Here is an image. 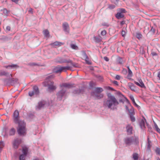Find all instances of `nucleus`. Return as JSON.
Wrapping results in <instances>:
<instances>
[{"mask_svg":"<svg viewBox=\"0 0 160 160\" xmlns=\"http://www.w3.org/2000/svg\"><path fill=\"white\" fill-rule=\"evenodd\" d=\"M46 102L44 101H42L38 103V105L36 107V109L37 110H40L41 108L43 107L45 104Z\"/></svg>","mask_w":160,"mask_h":160,"instance_id":"obj_13","label":"nucleus"},{"mask_svg":"<svg viewBox=\"0 0 160 160\" xmlns=\"http://www.w3.org/2000/svg\"><path fill=\"white\" fill-rule=\"evenodd\" d=\"M71 63V65H72L73 67H78V65L77 64L73 63L72 61L70 60H68L67 63Z\"/></svg>","mask_w":160,"mask_h":160,"instance_id":"obj_30","label":"nucleus"},{"mask_svg":"<svg viewBox=\"0 0 160 160\" xmlns=\"http://www.w3.org/2000/svg\"><path fill=\"white\" fill-rule=\"evenodd\" d=\"M18 124L17 128L18 134L21 136L24 135L26 134V124L23 121H21L18 123Z\"/></svg>","mask_w":160,"mask_h":160,"instance_id":"obj_4","label":"nucleus"},{"mask_svg":"<svg viewBox=\"0 0 160 160\" xmlns=\"http://www.w3.org/2000/svg\"><path fill=\"white\" fill-rule=\"evenodd\" d=\"M128 86L132 91H135V86L133 83H129L128 84Z\"/></svg>","mask_w":160,"mask_h":160,"instance_id":"obj_21","label":"nucleus"},{"mask_svg":"<svg viewBox=\"0 0 160 160\" xmlns=\"http://www.w3.org/2000/svg\"><path fill=\"white\" fill-rule=\"evenodd\" d=\"M34 160H39L38 159H36Z\"/></svg>","mask_w":160,"mask_h":160,"instance_id":"obj_64","label":"nucleus"},{"mask_svg":"<svg viewBox=\"0 0 160 160\" xmlns=\"http://www.w3.org/2000/svg\"><path fill=\"white\" fill-rule=\"evenodd\" d=\"M132 76V73L131 70H129L128 71V73L127 76V77L128 79H130Z\"/></svg>","mask_w":160,"mask_h":160,"instance_id":"obj_29","label":"nucleus"},{"mask_svg":"<svg viewBox=\"0 0 160 160\" xmlns=\"http://www.w3.org/2000/svg\"><path fill=\"white\" fill-rule=\"evenodd\" d=\"M121 95L123 97V98L119 99V102H122V103H124V101H125L124 99H125V100H126V101H127L128 102V100L127 99V98H126L125 97L122 95Z\"/></svg>","mask_w":160,"mask_h":160,"instance_id":"obj_28","label":"nucleus"},{"mask_svg":"<svg viewBox=\"0 0 160 160\" xmlns=\"http://www.w3.org/2000/svg\"><path fill=\"white\" fill-rule=\"evenodd\" d=\"M60 87L62 90L57 93V98L60 100H61L62 98L65 97L66 96V90L64 88H70L73 87V85L69 83H64L60 85Z\"/></svg>","mask_w":160,"mask_h":160,"instance_id":"obj_2","label":"nucleus"},{"mask_svg":"<svg viewBox=\"0 0 160 160\" xmlns=\"http://www.w3.org/2000/svg\"><path fill=\"white\" fill-rule=\"evenodd\" d=\"M140 126L142 129H143L145 128V121L143 119H142L139 123Z\"/></svg>","mask_w":160,"mask_h":160,"instance_id":"obj_20","label":"nucleus"},{"mask_svg":"<svg viewBox=\"0 0 160 160\" xmlns=\"http://www.w3.org/2000/svg\"><path fill=\"white\" fill-rule=\"evenodd\" d=\"M151 54L152 55V56H156L157 55V53L156 52H152L151 53Z\"/></svg>","mask_w":160,"mask_h":160,"instance_id":"obj_44","label":"nucleus"},{"mask_svg":"<svg viewBox=\"0 0 160 160\" xmlns=\"http://www.w3.org/2000/svg\"><path fill=\"white\" fill-rule=\"evenodd\" d=\"M3 11H4V13H5V12H6V13H7V9H4L3 10Z\"/></svg>","mask_w":160,"mask_h":160,"instance_id":"obj_58","label":"nucleus"},{"mask_svg":"<svg viewBox=\"0 0 160 160\" xmlns=\"http://www.w3.org/2000/svg\"><path fill=\"white\" fill-rule=\"evenodd\" d=\"M17 66V65H16L12 64V65H9L7 66H4V67L5 68H8V67H11L12 68H16Z\"/></svg>","mask_w":160,"mask_h":160,"instance_id":"obj_38","label":"nucleus"},{"mask_svg":"<svg viewBox=\"0 0 160 160\" xmlns=\"http://www.w3.org/2000/svg\"><path fill=\"white\" fill-rule=\"evenodd\" d=\"M118 62L119 63L122 64V58L120 57L118 58Z\"/></svg>","mask_w":160,"mask_h":160,"instance_id":"obj_41","label":"nucleus"},{"mask_svg":"<svg viewBox=\"0 0 160 160\" xmlns=\"http://www.w3.org/2000/svg\"><path fill=\"white\" fill-rule=\"evenodd\" d=\"M68 60L61 57H58L56 59V62H57L62 63H67Z\"/></svg>","mask_w":160,"mask_h":160,"instance_id":"obj_15","label":"nucleus"},{"mask_svg":"<svg viewBox=\"0 0 160 160\" xmlns=\"http://www.w3.org/2000/svg\"><path fill=\"white\" fill-rule=\"evenodd\" d=\"M134 140V138L133 137H127L125 138L124 142L128 146L131 145Z\"/></svg>","mask_w":160,"mask_h":160,"instance_id":"obj_9","label":"nucleus"},{"mask_svg":"<svg viewBox=\"0 0 160 160\" xmlns=\"http://www.w3.org/2000/svg\"><path fill=\"white\" fill-rule=\"evenodd\" d=\"M28 151V148L27 147H24L22 148V152L23 154L20 156V160H25V158L27 154Z\"/></svg>","mask_w":160,"mask_h":160,"instance_id":"obj_7","label":"nucleus"},{"mask_svg":"<svg viewBox=\"0 0 160 160\" xmlns=\"http://www.w3.org/2000/svg\"><path fill=\"white\" fill-rule=\"evenodd\" d=\"M103 90L102 88H96L95 89V92L97 93H100L103 91Z\"/></svg>","mask_w":160,"mask_h":160,"instance_id":"obj_26","label":"nucleus"},{"mask_svg":"<svg viewBox=\"0 0 160 160\" xmlns=\"http://www.w3.org/2000/svg\"><path fill=\"white\" fill-rule=\"evenodd\" d=\"M120 12H121L122 13H125L126 12L125 10L124 9L122 8L120 9Z\"/></svg>","mask_w":160,"mask_h":160,"instance_id":"obj_46","label":"nucleus"},{"mask_svg":"<svg viewBox=\"0 0 160 160\" xmlns=\"http://www.w3.org/2000/svg\"><path fill=\"white\" fill-rule=\"evenodd\" d=\"M62 44V43L58 42L57 41H56L54 42V43L51 44V45H52L53 47H56V46H58L61 45Z\"/></svg>","mask_w":160,"mask_h":160,"instance_id":"obj_23","label":"nucleus"},{"mask_svg":"<svg viewBox=\"0 0 160 160\" xmlns=\"http://www.w3.org/2000/svg\"><path fill=\"white\" fill-rule=\"evenodd\" d=\"M146 160H151V159H150V158H148Z\"/></svg>","mask_w":160,"mask_h":160,"instance_id":"obj_63","label":"nucleus"},{"mask_svg":"<svg viewBox=\"0 0 160 160\" xmlns=\"http://www.w3.org/2000/svg\"><path fill=\"white\" fill-rule=\"evenodd\" d=\"M11 30V27L9 26H7L6 28V30L7 31H9Z\"/></svg>","mask_w":160,"mask_h":160,"instance_id":"obj_49","label":"nucleus"},{"mask_svg":"<svg viewBox=\"0 0 160 160\" xmlns=\"http://www.w3.org/2000/svg\"><path fill=\"white\" fill-rule=\"evenodd\" d=\"M132 157L134 160H138V154L137 153H134L132 155Z\"/></svg>","mask_w":160,"mask_h":160,"instance_id":"obj_34","label":"nucleus"},{"mask_svg":"<svg viewBox=\"0 0 160 160\" xmlns=\"http://www.w3.org/2000/svg\"><path fill=\"white\" fill-rule=\"evenodd\" d=\"M125 32L123 31H122V36L124 37L125 35Z\"/></svg>","mask_w":160,"mask_h":160,"instance_id":"obj_55","label":"nucleus"},{"mask_svg":"<svg viewBox=\"0 0 160 160\" xmlns=\"http://www.w3.org/2000/svg\"><path fill=\"white\" fill-rule=\"evenodd\" d=\"M54 77V75H52L48 76L44 83V85L45 86L48 87V89L50 91H53L56 89V86L54 85V82L50 81L49 80L50 79L53 78Z\"/></svg>","mask_w":160,"mask_h":160,"instance_id":"obj_3","label":"nucleus"},{"mask_svg":"<svg viewBox=\"0 0 160 160\" xmlns=\"http://www.w3.org/2000/svg\"><path fill=\"white\" fill-rule=\"evenodd\" d=\"M13 118L14 122L16 123H18L20 122L21 121L19 120V114L18 110L15 111L13 114Z\"/></svg>","mask_w":160,"mask_h":160,"instance_id":"obj_8","label":"nucleus"},{"mask_svg":"<svg viewBox=\"0 0 160 160\" xmlns=\"http://www.w3.org/2000/svg\"><path fill=\"white\" fill-rule=\"evenodd\" d=\"M155 30L154 28H152L151 29V31L153 33H154L155 32Z\"/></svg>","mask_w":160,"mask_h":160,"instance_id":"obj_52","label":"nucleus"},{"mask_svg":"<svg viewBox=\"0 0 160 160\" xmlns=\"http://www.w3.org/2000/svg\"><path fill=\"white\" fill-rule=\"evenodd\" d=\"M130 98L131 100L132 101L133 103L134 104V105L137 106H138V105L135 102V100H134V98L133 96H131L130 97Z\"/></svg>","mask_w":160,"mask_h":160,"instance_id":"obj_37","label":"nucleus"},{"mask_svg":"<svg viewBox=\"0 0 160 160\" xmlns=\"http://www.w3.org/2000/svg\"><path fill=\"white\" fill-rule=\"evenodd\" d=\"M158 77L159 78V79L160 80V71L158 72Z\"/></svg>","mask_w":160,"mask_h":160,"instance_id":"obj_56","label":"nucleus"},{"mask_svg":"<svg viewBox=\"0 0 160 160\" xmlns=\"http://www.w3.org/2000/svg\"><path fill=\"white\" fill-rule=\"evenodd\" d=\"M3 39H6L7 38H6V37L5 36H4V37H3Z\"/></svg>","mask_w":160,"mask_h":160,"instance_id":"obj_62","label":"nucleus"},{"mask_svg":"<svg viewBox=\"0 0 160 160\" xmlns=\"http://www.w3.org/2000/svg\"><path fill=\"white\" fill-rule=\"evenodd\" d=\"M106 32L105 30H103L101 32V34L103 36L106 34Z\"/></svg>","mask_w":160,"mask_h":160,"instance_id":"obj_43","label":"nucleus"},{"mask_svg":"<svg viewBox=\"0 0 160 160\" xmlns=\"http://www.w3.org/2000/svg\"><path fill=\"white\" fill-rule=\"evenodd\" d=\"M126 128L128 134H131L132 133V127L131 125L128 124L126 126Z\"/></svg>","mask_w":160,"mask_h":160,"instance_id":"obj_16","label":"nucleus"},{"mask_svg":"<svg viewBox=\"0 0 160 160\" xmlns=\"http://www.w3.org/2000/svg\"><path fill=\"white\" fill-rule=\"evenodd\" d=\"M157 160H160V159L159 158H157Z\"/></svg>","mask_w":160,"mask_h":160,"instance_id":"obj_61","label":"nucleus"},{"mask_svg":"<svg viewBox=\"0 0 160 160\" xmlns=\"http://www.w3.org/2000/svg\"><path fill=\"white\" fill-rule=\"evenodd\" d=\"M152 142L149 140L148 137V142L147 144V148L148 149L150 150L152 146Z\"/></svg>","mask_w":160,"mask_h":160,"instance_id":"obj_25","label":"nucleus"},{"mask_svg":"<svg viewBox=\"0 0 160 160\" xmlns=\"http://www.w3.org/2000/svg\"><path fill=\"white\" fill-rule=\"evenodd\" d=\"M133 112H134V111L133 110H131V112L130 111H129V112L130 113V118L131 121L132 122H134L135 120V117L133 116Z\"/></svg>","mask_w":160,"mask_h":160,"instance_id":"obj_18","label":"nucleus"},{"mask_svg":"<svg viewBox=\"0 0 160 160\" xmlns=\"http://www.w3.org/2000/svg\"><path fill=\"white\" fill-rule=\"evenodd\" d=\"M123 23H124V22H123V21L121 22V24L122 25V24H123Z\"/></svg>","mask_w":160,"mask_h":160,"instance_id":"obj_60","label":"nucleus"},{"mask_svg":"<svg viewBox=\"0 0 160 160\" xmlns=\"http://www.w3.org/2000/svg\"><path fill=\"white\" fill-rule=\"evenodd\" d=\"M28 11L29 13H33V12L32 11V9L31 8H29Z\"/></svg>","mask_w":160,"mask_h":160,"instance_id":"obj_51","label":"nucleus"},{"mask_svg":"<svg viewBox=\"0 0 160 160\" xmlns=\"http://www.w3.org/2000/svg\"><path fill=\"white\" fill-rule=\"evenodd\" d=\"M16 132V130L14 128H11L9 130V134L10 136L13 135Z\"/></svg>","mask_w":160,"mask_h":160,"instance_id":"obj_22","label":"nucleus"},{"mask_svg":"<svg viewBox=\"0 0 160 160\" xmlns=\"http://www.w3.org/2000/svg\"><path fill=\"white\" fill-rule=\"evenodd\" d=\"M102 25L103 26H107V27H108V24L107 23H103L102 24Z\"/></svg>","mask_w":160,"mask_h":160,"instance_id":"obj_54","label":"nucleus"},{"mask_svg":"<svg viewBox=\"0 0 160 160\" xmlns=\"http://www.w3.org/2000/svg\"><path fill=\"white\" fill-rule=\"evenodd\" d=\"M112 82L116 86H118V82L116 81H113Z\"/></svg>","mask_w":160,"mask_h":160,"instance_id":"obj_48","label":"nucleus"},{"mask_svg":"<svg viewBox=\"0 0 160 160\" xmlns=\"http://www.w3.org/2000/svg\"><path fill=\"white\" fill-rule=\"evenodd\" d=\"M39 93V91L38 87L36 86H34L33 87V90L29 92L28 94L30 97H32L37 96L38 95Z\"/></svg>","mask_w":160,"mask_h":160,"instance_id":"obj_6","label":"nucleus"},{"mask_svg":"<svg viewBox=\"0 0 160 160\" xmlns=\"http://www.w3.org/2000/svg\"><path fill=\"white\" fill-rule=\"evenodd\" d=\"M95 96H96V97L97 98H98V99L101 98L103 97V94H96L95 95Z\"/></svg>","mask_w":160,"mask_h":160,"instance_id":"obj_36","label":"nucleus"},{"mask_svg":"<svg viewBox=\"0 0 160 160\" xmlns=\"http://www.w3.org/2000/svg\"><path fill=\"white\" fill-rule=\"evenodd\" d=\"M107 88L108 90H112V91H114V90L113 88H112L110 87H109V86L107 87Z\"/></svg>","mask_w":160,"mask_h":160,"instance_id":"obj_45","label":"nucleus"},{"mask_svg":"<svg viewBox=\"0 0 160 160\" xmlns=\"http://www.w3.org/2000/svg\"><path fill=\"white\" fill-rule=\"evenodd\" d=\"M18 80L17 78H9L7 80V82L9 84L13 85L17 82Z\"/></svg>","mask_w":160,"mask_h":160,"instance_id":"obj_14","label":"nucleus"},{"mask_svg":"<svg viewBox=\"0 0 160 160\" xmlns=\"http://www.w3.org/2000/svg\"><path fill=\"white\" fill-rule=\"evenodd\" d=\"M156 152L157 153H158V154H160V148H157L156 149Z\"/></svg>","mask_w":160,"mask_h":160,"instance_id":"obj_47","label":"nucleus"},{"mask_svg":"<svg viewBox=\"0 0 160 160\" xmlns=\"http://www.w3.org/2000/svg\"><path fill=\"white\" fill-rule=\"evenodd\" d=\"M119 102L114 96L110 95L108 96L107 100L104 102V105L108 108L114 110L116 108Z\"/></svg>","mask_w":160,"mask_h":160,"instance_id":"obj_1","label":"nucleus"},{"mask_svg":"<svg viewBox=\"0 0 160 160\" xmlns=\"http://www.w3.org/2000/svg\"><path fill=\"white\" fill-rule=\"evenodd\" d=\"M5 145V144L4 142L2 141H0V152L2 151Z\"/></svg>","mask_w":160,"mask_h":160,"instance_id":"obj_27","label":"nucleus"},{"mask_svg":"<svg viewBox=\"0 0 160 160\" xmlns=\"http://www.w3.org/2000/svg\"><path fill=\"white\" fill-rule=\"evenodd\" d=\"M136 37L138 39H140L142 38V35L140 32H137L136 33Z\"/></svg>","mask_w":160,"mask_h":160,"instance_id":"obj_31","label":"nucleus"},{"mask_svg":"<svg viewBox=\"0 0 160 160\" xmlns=\"http://www.w3.org/2000/svg\"><path fill=\"white\" fill-rule=\"evenodd\" d=\"M70 67L67 66L65 67H57L55 68L53 70L54 72L56 73H60L62 72H66L70 69Z\"/></svg>","mask_w":160,"mask_h":160,"instance_id":"obj_5","label":"nucleus"},{"mask_svg":"<svg viewBox=\"0 0 160 160\" xmlns=\"http://www.w3.org/2000/svg\"><path fill=\"white\" fill-rule=\"evenodd\" d=\"M155 128L156 130L159 133H160V129L158 128V125L156 123H154Z\"/></svg>","mask_w":160,"mask_h":160,"instance_id":"obj_39","label":"nucleus"},{"mask_svg":"<svg viewBox=\"0 0 160 160\" xmlns=\"http://www.w3.org/2000/svg\"><path fill=\"white\" fill-rule=\"evenodd\" d=\"M138 82H137L136 81H134V83L137 85L139 86L141 88H145V86L141 79H138Z\"/></svg>","mask_w":160,"mask_h":160,"instance_id":"obj_11","label":"nucleus"},{"mask_svg":"<svg viewBox=\"0 0 160 160\" xmlns=\"http://www.w3.org/2000/svg\"><path fill=\"white\" fill-rule=\"evenodd\" d=\"M70 47L72 49L76 50H78V47L76 44H71Z\"/></svg>","mask_w":160,"mask_h":160,"instance_id":"obj_32","label":"nucleus"},{"mask_svg":"<svg viewBox=\"0 0 160 160\" xmlns=\"http://www.w3.org/2000/svg\"><path fill=\"white\" fill-rule=\"evenodd\" d=\"M124 16V15L123 13L120 12H118L116 15V17L118 19H120L123 18Z\"/></svg>","mask_w":160,"mask_h":160,"instance_id":"obj_19","label":"nucleus"},{"mask_svg":"<svg viewBox=\"0 0 160 160\" xmlns=\"http://www.w3.org/2000/svg\"><path fill=\"white\" fill-rule=\"evenodd\" d=\"M21 139L18 138L15 139L13 143L14 148L16 149L18 148V145L21 143Z\"/></svg>","mask_w":160,"mask_h":160,"instance_id":"obj_10","label":"nucleus"},{"mask_svg":"<svg viewBox=\"0 0 160 160\" xmlns=\"http://www.w3.org/2000/svg\"><path fill=\"white\" fill-rule=\"evenodd\" d=\"M29 65L31 66H33L37 65V63H29Z\"/></svg>","mask_w":160,"mask_h":160,"instance_id":"obj_50","label":"nucleus"},{"mask_svg":"<svg viewBox=\"0 0 160 160\" xmlns=\"http://www.w3.org/2000/svg\"><path fill=\"white\" fill-rule=\"evenodd\" d=\"M83 58L85 59L86 63L88 64H91V63L90 61H88V57L86 54V53L85 52H83L82 54Z\"/></svg>","mask_w":160,"mask_h":160,"instance_id":"obj_17","label":"nucleus"},{"mask_svg":"<svg viewBox=\"0 0 160 160\" xmlns=\"http://www.w3.org/2000/svg\"><path fill=\"white\" fill-rule=\"evenodd\" d=\"M62 27L64 31L66 33H68L69 32V26L67 22H64L62 24Z\"/></svg>","mask_w":160,"mask_h":160,"instance_id":"obj_12","label":"nucleus"},{"mask_svg":"<svg viewBox=\"0 0 160 160\" xmlns=\"http://www.w3.org/2000/svg\"><path fill=\"white\" fill-rule=\"evenodd\" d=\"M121 76L119 75H117L115 78V79L117 80H119L121 78Z\"/></svg>","mask_w":160,"mask_h":160,"instance_id":"obj_42","label":"nucleus"},{"mask_svg":"<svg viewBox=\"0 0 160 160\" xmlns=\"http://www.w3.org/2000/svg\"><path fill=\"white\" fill-rule=\"evenodd\" d=\"M43 32L45 37L48 38L50 37L49 33L48 30H45L43 31Z\"/></svg>","mask_w":160,"mask_h":160,"instance_id":"obj_24","label":"nucleus"},{"mask_svg":"<svg viewBox=\"0 0 160 160\" xmlns=\"http://www.w3.org/2000/svg\"><path fill=\"white\" fill-rule=\"evenodd\" d=\"M82 91L80 89H78L74 90L73 92V93L74 94H78L80 93H82Z\"/></svg>","mask_w":160,"mask_h":160,"instance_id":"obj_33","label":"nucleus"},{"mask_svg":"<svg viewBox=\"0 0 160 160\" xmlns=\"http://www.w3.org/2000/svg\"><path fill=\"white\" fill-rule=\"evenodd\" d=\"M8 72L4 71H0V76H7Z\"/></svg>","mask_w":160,"mask_h":160,"instance_id":"obj_35","label":"nucleus"},{"mask_svg":"<svg viewBox=\"0 0 160 160\" xmlns=\"http://www.w3.org/2000/svg\"><path fill=\"white\" fill-rule=\"evenodd\" d=\"M115 8V6L114 5H109L108 6V8L111 9H113Z\"/></svg>","mask_w":160,"mask_h":160,"instance_id":"obj_40","label":"nucleus"},{"mask_svg":"<svg viewBox=\"0 0 160 160\" xmlns=\"http://www.w3.org/2000/svg\"><path fill=\"white\" fill-rule=\"evenodd\" d=\"M127 68L128 69V71H129V70H130V68H129V66H127Z\"/></svg>","mask_w":160,"mask_h":160,"instance_id":"obj_59","label":"nucleus"},{"mask_svg":"<svg viewBox=\"0 0 160 160\" xmlns=\"http://www.w3.org/2000/svg\"><path fill=\"white\" fill-rule=\"evenodd\" d=\"M11 0L12 2H15L16 3H17L19 1V0Z\"/></svg>","mask_w":160,"mask_h":160,"instance_id":"obj_57","label":"nucleus"},{"mask_svg":"<svg viewBox=\"0 0 160 160\" xmlns=\"http://www.w3.org/2000/svg\"><path fill=\"white\" fill-rule=\"evenodd\" d=\"M104 59L106 61H109V59L107 57H104Z\"/></svg>","mask_w":160,"mask_h":160,"instance_id":"obj_53","label":"nucleus"}]
</instances>
